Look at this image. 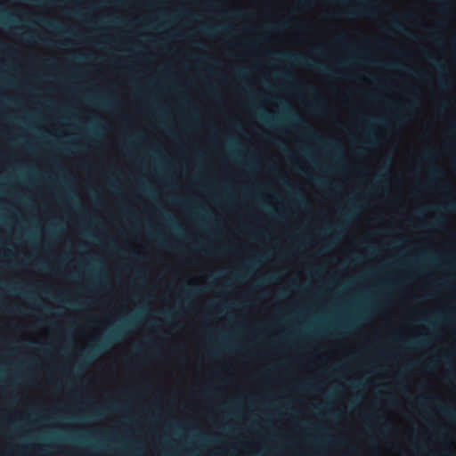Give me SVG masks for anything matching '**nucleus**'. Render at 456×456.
Instances as JSON below:
<instances>
[{
  "instance_id": "2f4dec72",
  "label": "nucleus",
  "mask_w": 456,
  "mask_h": 456,
  "mask_svg": "<svg viewBox=\"0 0 456 456\" xmlns=\"http://www.w3.org/2000/svg\"><path fill=\"white\" fill-rule=\"evenodd\" d=\"M350 384L352 387H359L361 386V383L356 380H350Z\"/></svg>"
},
{
  "instance_id": "de8ad7c7",
  "label": "nucleus",
  "mask_w": 456,
  "mask_h": 456,
  "mask_svg": "<svg viewBox=\"0 0 456 456\" xmlns=\"http://www.w3.org/2000/svg\"><path fill=\"white\" fill-rule=\"evenodd\" d=\"M242 14H243V12H240H240H235V15H236L237 17H240V16H242Z\"/></svg>"
},
{
  "instance_id": "6e6552de",
  "label": "nucleus",
  "mask_w": 456,
  "mask_h": 456,
  "mask_svg": "<svg viewBox=\"0 0 456 456\" xmlns=\"http://www.w3.org/2000/svg\"><path fill=\"white\" fill-rule=\"evenodd\" d=\"M105 347V343H99L94 345L90 351L86 354V358L91 359L96 354H98L100 352H102Z\"/></svg>"
},
{
  "instance_id": "4be33fe9",
  "label": "nucleus",
  "mask_w": 456,
  "mask_h": 456,
  "mask_svg": "<svg viewBox=\"0 0 456 456\" xmlns=\"http://www.w3.org/2000/svg\"><path fill=\"white\" fill-rule=\"evenodd\" d=\"M353 328H354V323L350 322V323H347L346 325H343L340 330H337V332L338 333L340 331H345V330H352Z\"/></svg>"
},
{
  "instance_id": "603ef678",
  "label": "nucleus",
  "mask_w": 456,
  "mask_h": 456,
  "mask_svg": "<svg viewBox=\"0 0 456 456\" xmlns=\"http://www.w3.org/2000/svg\"><path fill=\"white\" fill-rule=\"evenodd\" d=\"M78 59H79V60L87 59V56H86V55H81Z\"/></svg>"
},
{
  "instance_id": "473e14b6",
  "label": "nucleus",
  "mask_w": 456,
  "mask_h": 456,
  "mask_svg": "<svg viewBox=\"0 0 456 456\" xmlns=\"http://www.w3.org/2000/svg\"><path fill=\"white\" fill-rule=\"evenodd\" d=\"M352 63H353V60H346V61H343L340 62V64L343 66H349V65H352Z\"/></svg>"
},
{
  "instance_id": "39448f33",
  "label": "nucleus",
  "mask_w": 456,
  "mask_h": 456,
  "mask_svg": "<svg viewBox=\"0 0 456 456\" xmlns=\"http://www.w3.org/2000/svg\"><path fill=\"white\" fill-rule=\"evenodd\" d=\"M439 411L450 420L456 422V409L449 406L439 405Z\"/></svg>"
},
{
  "instance_id": "a18cd8bd",
  "label": "nucleus",
  "mask_w": 456,
  "mask_h": 456,
  "mask_svg": "<svg viewBox=\"0 0 456 456\" xmlns=\"http://www.w3.org/2000/svg\"><path fill=\"white\" fill-rule=\"evenodd\" d=\"M332 231L338 232L340 231V226H336L335 228L332 229Z\"/></svg>"
},
{
  "instance_id": "9d476101",
  "label": "nucleus",
  "mask_w": 456,
  "mask_h": 456,
  "mask_svg": "<svg viewBox=\"0 0 456 456\" xmlns=\"http://www.w3.org/2000/svg\"><path fill=\"white\" fill-rule=\"evenodd\" d=\"M424 161L432 163L436 159V151L433 149H428L423 154Z\"/></svg>"
},
{
  "instance_id": "052dcab7",
  "label": "nucleus",
  "mask_w": 456,
  "mask_h": 456,
  "mask_svg": "<svg viewBox=\"0 0 456 456\" xmlns=\"http://www.w3.org/2000/svg\"><path fill=\"white\" fill-rule=\"evenodd\" d=\"M99 411H95V416H98Z\"/></svg>"
},
{
  "instance_id": "0eeeda50",
  "label": "nucleus",
  "mask_w": 456,
  "mask_h": 456,
  "mask_svg": "<svg viewBox=\"0 0 456 456\" xmlns=\"http://www.w3.org/2000/svg\"><path fill=\"white\" fill-rule=\"evenodd\" d=\"M364 133L370 137V140H369L366 142L362 143L359 146L360 149H365V148H367L369 146H373V145L376 144V141H377L376 134L374 132H372L371 130H369V129L364 130Z\"/></svg>"
},
{
  "instance_id": "cd10ccee",
  "label": "nucleus",
  "mask_w": 456,
  "mask_h": 456,
  "mask_svg": "<svg viewBox=\"0 0 456 456\" xmlns=\"http://www.w3.org/2000/svg\"><path fill=\"white\" fill-rule=\"evenodd\" d=\"M263 119H264L267 124H270V125H273V124H274V123H277V121H278V120H274V119L270 118V117H268V116L263 117Z\"/></svg>"
},
{
  "instance_id": "412c9836",
  "label": "nucleus",
  "mask_w": 456,
  "mask_h": 456,
  "mask_svg": "<svg viewBox=\"0 0 456 456\" xmlns=\"http://www.w3.org/2000/svg\"><path fill=\"white\" fill-rule=\"evenodd\" d=\"M387 67L388 69H403L404 67L401 66L399 63L397 62H391V63H388L387 65Z\"/></svg>"
},
{
  "instance_id": "20e7f679",
  "label": "nucleus",
  "mask_w": 456,
  "mask_h": 456,
  "mask_svg": "<svg viewBox=\"0 0 456 456\" xmlns=\"http://www.w3.org/2000/svg\"><path fill=\"white\" fill-rule=\"evenodd\" d=\"M428 344V340L425 338L418 337L411 338L408 341H403V346L407 348H415L419 346H423Z\"/></svg>"
},
{
  "instance_id": "a211bd4d",
  "label": "nucleus",
  "mask_w": 456,
  "mask_h": 456,
  "mask_svg": "<svg viewBox=\"0 0 456 456\" xmlns=\"http://www.w3.org/2000/svg\"><path fill=\"white\" fill-rule=\"evenodd\" d=\"M219 30H220V28H210V27L206 28L204 29V31H205L208 35H209V36H214V35H216Z\"/></svg>"
},
{
  "instance_id": "c756f323",
  "label": "nucleus",
  "mask_w": 456,
  "mask_h": 456,
  "mask_svg": "<svg viewBox=\"0 0 456 456\" xmlns=\"http://www.w3.org/2000/svg\"><path fill=\"white\" fill-rule=\"evenodd\" d=\"M284 77L288 81H294L295 80V76L293 74H291V73H285L284 74Z\"/></svg>"
},
{
  "instance_id": "72a5a7b5",
  "label": "nucleus",
  "mask_w": 456,
  "mask_h": 456,
  "mask_svg": "<svg viewBox=\"0 0 456 456\" xmlns=\"http://www.w3.org/2000/svg\"><path fill=\"white\" fill-rule=\"evenodd\" d=\"M164 317H165V319H166L167 321H169V320H171V319H172V314H171V313H170V312H165V313H164Z\"/></svg>"
},
{
  "instance_id": "864d4df0",
  "label": "nucleus",
  "mask_w": 456,
  "mask_h": 456,
  "mask_svg": "<svg viewBox=\"0 0 456 456\" xmlns=\"http://www.w3.org/2000/svg\"><path fill=\"white\" fill-rule=\"evenodd\" d=\"M334 148H335L337 151H340V150H341V149H340V147H339L338 144L334 145Z\"/></svg>"
},
{
  "instance_id": "ddd939ff",
  "label": "nucleus",
  "mask_w": 456,
  "mask_h": 456,
  "mask_svg": "<svg viewBox=\"0 0 456 456\" xmlns=\"http://www.w3.org/2000/svg\"><path fill=\"white\" fill-rule=\"evenodd\" d=\"M12 20L9 17V14L6 11L1 10L0 11V24L7 25L9 21Z\"/></svg>"
},
{
  "instance_id": "4468645a",
  "label": "nucleus",
  "mask_w": 456,
  "mask_h": 456,
  "mask_svg": "<svg viewBox=\"0 0 456 456\" xmlns=\"http://www.w3.org/2000/svg\"><path fill=\"white\" fill-rule=\"evenodd\" d=\"M26 287L23 285H10L7 286V289L12 292H26Z\"/></svg>"
},
{
  "instance_id": "5701e85b",
  "label": "nucleus",
  "mask_w": 456,
  "mask_h": 456,
  "mask_svg": "<svg viewBox=\"0 0 456 456\" xmlns=\"http://www.w3.org/2000/svg\"><path fill=\"white\" fill-rule=\"evenodd\" d=\"M370 123H382V124H386V125H388L387 120L383 118H371L369 120Z\"/></svg>"
},
{
  "instance_id": "5fc2aeb1",
  "label": "nucleus",
  "mask_w": 456,
  "mask_h": 456,
  "mask_svg": "<svg viewBox=\"0 0 456 456\" xmlns=\"http://www.w3.org/2000/svg\"><path fill=\"white\" fill-rule=\"evenodd\" d=\"M432 365H433V362H429L428 363V367H431Z\"/></svg>"
},
{
  "instance_id": "58836bf2",
  "label": "nucleus",
  "mask_w": 456,
  "mask_h": 456,
  "mask_svg": "<svg viewBox=\"0 0 456 456\" xmlns=\"http://www.w3.org/2000/svg\"><path fill=\"white\" fill-rule=\"evenodd\" d=\"M299 3L304 5V6H306L310 4V0H299Z\"/></svg>"
},
{
  "instance_id": "37998d69",
  "label": "nucleus",
  "mask_w": 456,
  "mask_h": 456,
  "mask_svg": "<svg viewBox=\"0 0 456 456\" xmlns=\"http://www.w3.org/2000/svg\"><path fill=\"white\" fill-rule=\"evenodd\" d=\"M37 39H38V40H40L41 42H44V43H47V44H50V43H51L50 41H48V40H46V39H43V38H41V37H38Z\"/></svg>"
},
{
  "instance_id": "49530a36",
  "label": "nucleus",
  "mask_w": 456,
  "mask_h": 456,
  "mask_svg": "<svg viewBox=\"0 0 456 456\" xmlns=\"http://www.w3.org/2000/svg\"><path fill=\"white\" fill-rule=\"evenodd\" d=\"M110 409L112 410V411H118V410H120L118 406H112Z\"/></svg>"
},
{
  "instance_id": "bb28decb",
  "label": "nucleus",
  "mask_w": 456,
  "mask_h": 456,
  "mask_svg": "<svg viewBox=\"0 0 456 456\" xmlns=\"http://www.w3.org/2000/svg\"><path fill=\"white\" fill-rule=\"evenodd\" d=\"M443 224H444V221H443V220H440V219H437V220H436V221L432 224V226H434V227H436V228H440Z\"/></svg>"
},
{
  "instance_id": "680f3d73",
  "label": "nucleus",
  "mask_w": 456,
  "mask_h": 456,
  "mask_svg": "<svg viewBox=\"0 0 456 456\" xmlns=\"http://www.w3.org/2000/svg\"><path fill=\"white\" fill-rule=\"evenodd\" d=\"M121 0H116L117 3L120 2Z\"/></svg>"
},
{
  "instance_id": "f257e3e1",
  "label": "nucleus",
  "mask_w": 456,
  "mask_h": 456,
  "mask_svg": "<svg viewBox=\"0 0 456 456\" xmlns=\"http://www.w3.org/2000/svg\"><path fill=\"white\" fill-rule=\"evenodd\" d=\"M281 56L282 58L286 59L287 61H292L298 65L307 67L311 69H314L320 73L331 75V76H334L337 77H341V75L338 71H336L331 68H328L320 63H317L316 61H314L312 59L307 58L304 55L297 54V53H282Z\"/></svg>"
},
{
  "instance_id": "aec40b11",
  "label": "nucleus",
  "mask_w": 456,
  "mask_h": 456,
  "mask_svg": "<svg viewBox=\"0 0 456 456\" xmlns=\"http://www.w3.org/2000/svg\"><path fill=\"white\" fill-rule=\"evenodd\" d=\"M259 263H260V260H259V259H256V258L252 259V260H250V261L248 262V266L247 268L243 269L242 271H244V272H248L250 267H252V266H254V265H257V264H259Z\"/></svg>"
},
{
  "instance_id": "bf43d9fd",
  "label": "nucleus",
  "mask_w": 456,
  "mask_h": 456,
  "mask_svg": "<svg viewBox=\"0 0 456 456\" xmlns=\"http://www.w3.org/2000/svg\"><path fill=\"white\" fill-rule=\"evenodd\" d=\"M313 134H314V137H317L316 132H314Z\"/></svg>"
},
{
  "instance_id": "7ed1b4c3",
  "label": "nucleus",
  "mask_w": 456,
  "mask_h": 456,
  "mask_svg": "<svg viewBox=\"0 0 456 456\" xmlns=\"http://www.w3.org/2000/svg\"><path fill=\"white\" fill-rule=\"evenodd\" d=\"M283 184L286 186L288 190L292 191L294 199L299 207L303 208H307L309 207L308 200L303 195H301L298 191H292L291 183L289 180L283 179Z\"/></svg>"
},
{
  "instance_id": "c85d7f7f",
  "label": "nucleus",
  "mask_w": 456,
  "mask_h": 456,
  "mask_svg": "<svg viewBox=\"0 0 456 456\" xmlns=\"http://www.w3.org/2000/svg\"><path fill=\"white\" fill-rule=\"evenodd\" d=\"M443 175V172H442V170H441V169H439V168H434V169L432 170V175H433V176H440V175Z\"/></svg>"
},
{
  "instance_id": "2eb2a0df",
  "label": "nucleus",
  "mask_w": 456,
  "mask_h": 456,
  "mask_svg": "<svg viewBox=\"0 0 456 456\" xmlns=\"http://www.w3.org/2000/svg\"><path fill=\"white\" fill-rule=\"evenodd\" d=\"M313 109L316 111V112H324L326 110V104L323 101H322L321 102H316L314 104H313Z\"/></svg>"
},
{
  "instance_id": "c03bdc74",
  "label": "nucleus",
  "mask_w": 456,
  "mask_h": 456,
  "mask_svg": "<svg viewBox=\"0 0 456 456\" xmlns=\"http://www.w3.org/2000/svg\"><path fill=\"white\" fill-rule=\"evenodd\" d=\"M273 216H275L277 218H282L283 217V216L281 213L273 214Z\"/></svg>"
},
{
  "instance_id": "c9c22d12",
  "label": "nucleus",
  "mask_w": 456,
  "mask_h": 456,
  "mask_svg": "<svg viewBox=\"0 0 456 456\" xmlns=\"http://www.w3.org/2000/svg\"><path fill=\"white\" fill-rule=\"evenodd\" d=\"M299 389L300 390H310L312 389V387L310 386H307V385H302L299 387Z\"/></svg>"
},
{
  "instance_id": "393cba45",
  "label": "nucleus",
  "mask_w": 456,
  "mask_h": 456,
  "mask_svg": "<svg viewBox=\"0 0 456 456\" xmlns=\"http://www.w3.org/2000/svg\"><path fill=\"white\" fill-rule=\"evenodd\" d=\"M387 176V170L384 169V173H381L376 176L377 181H381L384 177Z\"/></svg>"
},
{
  "instance_id": "ea45409f",
  "label": "nucleus",
  "mask_w": 456,
  "mask_h": 456,
  "mask_svg": "<svg viewBox=\"0 0 456 456\" xmlns=\"http://www.w3.org/2000/svg\"><path fill=\"white\" fill-rule=\"evenodd\" d=\"M316 183L320 186H324L325 185V183L324 181L321 180V179H317L316 180Z\"/></svg>"
},
{
  "instance_id": "f704fd0d",
  "label": "nucleus",
  "mask_w": 456,
  "mask_h": 456,
  "mask_svg": "<svg viewBox=\"0 0 456 456\" xmlns=\"http://www.w3.org/2000/svg\"><path fill=\"white\" fill-rule=\"evenodd\" d=\"M338 43L343 45H346V40L344 37L338 38Z\"/></svg>"
},
{
  "instance_id": "b1692460",
  "label": "nucleus",
  "mask_w": 456,
  "mask_h": 456,
  "mask_svg": "<svg viewBox=\"0 0 456 456\" xmlns=\"http://www.w3.org/2000/svg\"><path fill=\"white\" fill-rule=\"evenodd\" d=\"M236 73L239 77H243L248 74V70L245 69H239L236 70Z\"/></svg>"
},
{
  "instance_id": "8fccbe9b",
  "label": "nucleus",
  "mask_w": 456,
  "mask_h": 456,
  "mask_svg": "<svg viewBox=\"0 0 456 456\" xmlns=\"http://www.w3.org/2000/svg\"><path fill=\"white\" fill-rule=\"evenodd\" d=\"M418 76L420 77L421 78H424V79L427 78V77L424 74H419Z\"/></svg>"
},
{
  "instance_id": "4d7b16f0",
  "label": "nucleus",
  "mask_w": 456,
  "mask_h": 456,
  "mask_svg": "<svg viewBox=\"0 0 456 456\" xmlns=\"http://www.w3.org/2000/svg\"><path fill=\"white\" fill-rule=\"evenodd\" d=\"M273 278V276H270V277H267L266 279H265V281H269Z\"/></svg>"
},
{
  "instance_id": "6e6d98bb",
  "label": "nucleus",
  "mask_w": 456,
  "mask_h": 456,
  "mask_svg": "<svg viewBox=\"0 0 456 456\" xmlns=\"http://www.w3.org/2000/svg\"><path fill=\"white\" fill-rule=\"evenodd\" d=\"M101 103H102V105H107V102H104V101H102V102H101Z\"/></svg>"
},
{
  "instance_id": "f3484780",
  "label": "nucleus",
  "mask_w": 456,
  "mask_h": 456,
  "mask_svg": "<svg viewBox=\"0 0 456 456\" xmlns=\"http://www.w3.org/2000/svg\"><path fill=\"white\" fill-rule=\"evenodd\" d=\"M439 85L443 88H448L452 85V83L451 81H449L448 79L444 78V77H441V78L439 79Z\"/></svg>"
},
{
  "instance_id": "f03ea898",
  "label": "nucleus",
  "mask_w": 456,
  "mask_h": 456,
  "mask_svg": "<svg viewBox=\"0 0 456 456\" xmlns=\"http://www.w3.org/2000/svg\"><path fill=\"white\" fill-rule=\"evenodd\" d=\"M360 6L352 8L346 12L348 18H354L357 16L374 17L377 14L374 3L371 0H358Z\"/></svg>"
},
{
  "instance_id": "09e8293b",
  "label": "nucleus",
  "mask_w": 456,
  "mask_h": 456,
  "mask_svg": "<svg viewBox=\"0 0 456 456\" xmlns=\"http://www.w3.org/2000/svg\"><path fill=\"white\" fill-rule=\"evenodd\" d=\"M142 349H143V348H142V346H139L137 347V351H138V352H142Z\"/></svg>"
},
{
  "instance_id": "9b49d317",
  "label": "nucleus",
  "mask_w": 456,
  "mask_h": 456,
  "mask_svg": "<svg viewBox=\"0 0 456 456\" xmlns=\"http://www.w3.org/2000/svg\"><path fill=\"white\" fill-rule=\"evenodd\" d=\"M339 214L342 216V217L345 220H348V219H350L351 217L354 216V211L353 208H340L339 209Z\"/></svg>"
},
{
  "instance_id": "1a4fd4ad",
  "label": "nucleus",
  "mask_w": 456,
  "mask_h": 456,
  "mask_svg": "<svg viewBox=\"0 0 456 456\" xmlns=\"http://www.w3.org/2000/svg\"><path fill=\"white\" fill-rule=\"evenodd\" d=\"M401 17V15H398V14H395L393 16V20H392V23H391V28L396 31H399V32H404V27L403 25L402 24V22L399 20V18Z\"/></svg>"
},
{
  "instance_id": "7c9ffc66",
  "label": "nucleus",
  "mask_w": 456,
  "mask_h": 456,
  "mask_svg": "<svg viewBox=\"0 0 456 456\" xmlns=\"http://www.w3.org/2000/svg\"><path fill=\"white\" fill-rule=\"evenodd\" d=\"M445 208L450 209V210H454V209H456V203L455 202H450V203L446 204Z\"/></svg>"
},
{
  "instance_id": "13d9d810",
  "label": "nucleus",
  "mask_w": 456,
  "mask_h": 456,
  "mask_svg": "<svg viewBox=\"0 0 456 456\" xmlns=\"http://www.w3.org/2000/svg\"><path fill=\"white\" fill-rule=\"evenodd\" d=\"M65 33L66 34H71V31L70 30H66Z\"/></svg>"
},
{
  "instance_id": "3c124183",
  "label": "nucleus",
  "mask_w": 456,
  "mask_h": 456,
  "mask_svg": "<svg viewBox=\"0 0 456 456\" xmlns=\"http://www.w3.org/2000/svg\"><path fill=\"white\" fill-rule=\"evenodd\" d=\"M422 321L425 322H428V323L431 322V321L429 319H427V318L423 319Z\"/></svg>"
},
{
  "instance_id": "423d86ee",
  "label": "nucleus",
  "mask_w": 456,
  "mask_h": 456,
  "mask_svg": "<svg viewBox=\"0 0 456 456\" xmlns=\"http://www.w3.org/2000/svg\"><path fill=\"white\" fill-rule=\"evenodd\" d=\"M414 102H415V100L411 99L408 107L401 109L398 111H396V113L394 116L395 121L398 122L399 124H403L405 121L403 111L409 110L411 109V105L414 104Z\"/></svg>"
},
{
  "instance_id": "dca6fc26",
  "label": "nucleus",
  "mask_w": 456,
  "mask_h": 456,
  "mask_svg": "<svg viewBox=\"0 0 456 456\" xmlns=\"http://www.w3.org/2000/svg\"><path fill=\"white\" fill-rule=\"evenodd\" d=\"M287 121L291 122V123H297V122L301 121V118H299L297 114H296L295 112L289 111Z\"/></svg>"
},
{
  "instance_id": "e433bc0d",
  "label": "nucleus",
  "mask_w": 456,
  "mask_h": 456,
  "mask_svg": "<svg viewBox=\"0 0 456 456\" xmlns=\"http://www.w3.org/2000/svg\"><path fill=\"white\" fill-rule=\"evenodd\" d=\"M419 404L423 405L427 403V397L426 396H422L419 402H418Z\"/></svg>"
},
{
  "instance_id": "6ab92c4d",
  "label": "nucleus",
  "mask_w": 456,
  "mask_h": 456,
  "mask_svg": "<svg viewBox=\"0 0 456 456\" xmlns=\"http://www.w3.org/2000/svg\"><path fill=\"white\" fill-rule=\"evenodd\" d=\"M196 291V289H184L183 293L185 294L186 300H188L191 295H194Z\"/></svg>"
},
{
  "instance_id": "a878e982",
  "label": "nucleus",
  "mask_w": 456,
  "mask_h": 456,
  "mask_svg": "<svg viewBox=\"0 0 456 456\" xmlns=\"http://www.w3.org/2000/svg\"><path fill=\"white\" fill-rule=\"evenodd\" d=\"M121 330H115V331H113V332H111V333L110 334V337H109V338H116L119 337V335H120V333H121Z\"/></svg>"
},
{
  "instance_id": "a19ab883",
  "label": "nucleus",
  "mask_w": 456,
  "mask_h": 456,
  "mask_svg": "<svg viewBox=\"0 0 456 456\" xmlns=\"http://www.w3.org/2000/svg\"><path fill=\"white\" fill-rule=\"evenodd\" d=\"M308 91H309L311 94H316V93H317L316 88H315V87H313V86L309 87V88H308Z\"/></svg>"
},
{
  "instance_id": "f8f14e48",
  "label": "nucleus",
  "mask_w": 456,
  "mask_h": 456,
  "mask_svg": "<svg viewBox=\"0 0 456 456\" xmlns=\"http://www.w3.org/2000/svg\"><path fill=\"white\" fill-rule=\"evenodd\" d=\"M430 62L435 68H436L440 71L441 75L445 74L446 70L444 69V66L438 60L435 58H430Z\"/></svg>"
},
{
  "instance_id": "4c0bfd02",
  "label": "nucleus",
  "mask_w": 456,
  "mask_h": 456,
  "mask_svg": "<svg viewBox=\"0 0 456 456\" xmlns=\"http://www.w3.org/2000/svg\"><path fill=\"white\" fill-rule=\"evenodd\" d=\"M369 62L372 63V64H375V65H381V64H383L381 61H379L378 60H370Z\"/></svg>"
},
{
  "instance_id": "79ce46f5",
  "label": "nucleus",
  "mask_w": 456,
  "mask_h": 456,
  "mask_svg": "<svg viewBox=\"0 0 456 456\" xmlns=\"http://www.w3.org/2000/svg\"><path fill=\"white\" fill-rule=\"evenodd\" d=\"M49 26L53 28V29H57L58 28V25L56 23H50Z\"/></svg>"
}]
</instances>
